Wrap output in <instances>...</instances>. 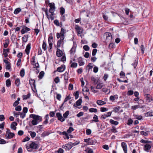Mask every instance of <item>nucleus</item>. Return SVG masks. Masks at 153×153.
Here are the masks:
<instances>
[{
	"instance_id": "a878e982",
	"label": "nucleus",
	"mask_w": 153,
	"mask_h": 153,
	"mask_svg": "<svg viewBox=\"0 0 153 153\" xmlns=\"http://www.w3.org/2000/svg\"><path fill=\"white\" fill-rule=\"evenodd\" d=\"M62 51L59 49H57L56 52V54L57 56L59 57H61L62 55Z\"/></svg>"
},
{
	"instance_id": "e433bc0d",
	"label": "nucleus",
	"mask_w": 153,
	"mask_h": 153,
	"mask_svg": "<svg viewBox=\"0 0 153 153\" xmlns=\"http://www.w3.org/2000/svg\"><path fill=\"white\" fill-rule=\"evenodd\" d=\"M20 80L18 78L16 79L15 81V85L18 87L20 84Z\"/></svg>"
},
{
	"instance_id": "09e8293b",
	"label": "nucleus",
	"mask_w": 153,
	"mask_h": 153,
	"mask_svg": "<svg viewBox=\"0 0 153 153\" xmlns=\"http://www.w3.org/2000/svg\"><path fill=\"white\" fill-rule=\"evenodd\" d=\"M97 109L96 108H91L89 109V111L90 112L96 113L97 112Z\"/></svg>"
},
{
	"instance_id": "58836bf2",
	"label": "nucleus",
	"mask_w": 153,
	"mask_h": 153,
	"mask_svg": "<svg viewBox=\"0 0 153 153\" xmlns=\"http://www.w3.org/2000/svg\"><path fill=\"white\" fill-rule=\"evenodd\" d=\"M6 85L7 87H9L11 85V81L10 79H7L6 82Z\"/></svg>"
},
{
	"instance_id": "5fc2aeb1",
	"label": "nucleus",
	"mask_w": 153,
	"mask_h": 153,
	"mask_svg": "<svg viewBox=\"0 0 153 153\" xmlns=\"http://www.w3.org/2000/svg\"><path fill=\"white\" fill-rule=\"evenodd\" d=\"M63 135L64 136L63 137L64 139H68L69 138L68 134L66 131H65V133Z\"/></svg>"
},
{
	"instance_id": "2eb2a0df",
	"label": "nucleus",
	"mask_w": 153,
	"mask_h": 153,
	"mask_svg": "<svg viewBox=\"0 0 153 153\" xmlns=\"http://www.w3.org/2000/svg\"><path fill=\"white\" fill-rule=\"evenodd\" d=\"M31 44L30 43H29L27 45L25 50V51L26 52V53L27 55H28V54L30 52V49L31 47Z\"/></svg>"
},
{
	"instance_id": "ea45409f",
	"label": "nucleus",
	"mask_w": 153,
	"mask_h": 153,
	"mask_svg": "<svg viewBox=\"0 0 153 153\" xmlns=\"http://www.w3.org/2000/svg\"><path fill=\"white\" fill-rule=\"evenodd\" d=\"M94 120H92V121L94 122H98L99 121V120L98 116L96 115L95 114L94 117H93Z\"/></svg>"
},
{
	"instance_id": "338daca9",
	"label": "nucleus",
	"mask_w": 153,
	"mask_h": 153,
	"mask_svg": "<svg viewBox=\"0 0 153 153\" xmlns=\"http://www.w3.org/2000/svg\"><path fill=\"white\" fill-rule=\"evenodd\" d=\"M111 131L114 133H116L117 131L116 130L115 127L114 126H112V128L111 129Z\"/></svg>"
},
{
	"instance_id": "0e129e2a",
	"label": "nucleus",
	"mask_w": 153,
	"mask_h": 153,
	"mask_svg": "<svg viewBox=\"0 0 153 153\" xmlns=\"http://www.w3.org/2000/svg\"><path fill=\"white\" fill-rule=\"evenodd\" d=\"M20 75L22 77H23L25 75V70L24 69H22V70H21L20 72Z\"/></svg>"
},
{
	"instance_id": "3c124183",
	"label": "nucleus",
	"mask_w": 153,
	"mask_h": 153,
	"mask_svg": "<svg viewBox=\"0 0 153 153\" xmlns=\"http://www.w3.org/2000/svg\"><path fill=\"white\" fill-rule=\"evenodd\" d=\"M35 56H33L32 57V58L31 59V64L32 65H34V64L35 63Z\"/></svg>"
},
{
	"instance_id": "4d7b16f0",
	"label": "nucleus",
	"mask_w": 153,
	"mask_h": 153,
	"mask_svg": "<svg viewBox=\"0 0 153 153\" xmlns=\"http://www.w3.org/2000/svg\"><path fill=\"white\" fill-rule=\"evenodd\" d=\"M140 142L141 143H151V142L150 141H149L147 140H145L143 139H142L140 140Z\"/></svg>"
},
{
	"instance_id": "79ce46f5",
	"label": "nucleus",
	"mask_w": 153,
	"mask_h": 153,
	"mask_svg": "<svg viewBox=\"0 0 153 153\" xmlns=\"http://www.w3.org/2000/svg\"><path fill=\"white\" fill-rule=\"evenodd\" d=\"M44 72L43 71H41L39 74V78L40 79H42L44 74Z\"/></svg>"
},
{
	"instance_id": "bb28decb",
	"label": "nucleus",
	"mask_w": 153,
	"mask_h": 153,
	"mask_svg": "<svg viewBox=\"0 0 153 153\" xmlns=\"http://www.w3.org/2000/svg\"><path fill=\"white\" fill-rule=\"evenodd\" d=\"M51 14L49 16L48 15V13H47V15H46V16L47 18L48 19H51V20H53L54 19V17H53V15L54 14V13H51Z\"/></svg>"
},
{
	"instance_id": "4468645a",
	"label": "nucleus",
	"mask_w": 153,
	"mask_h": 153,
	"mask_svg": "<svg viewBox=\"0 0 153 153\" xmlns=\"http://www.w3.org/2000/svg\"><path fill=\"white\" fill-rule=\"evenodd\" d=\"M30 29L27 27H23L21 30V33L22 34H24L27 33V31H30Z\"/></svg>"
},
{
	"instance_id": "f704fd0d",
	"label": "nucleus",
	"mask_w": 153,
	"mask_h": 153,
	"mask_svg": "<svg viewBox=\"0 0 153 153\" xmlns=\"http://www.w3.org/2000/svg\"><path fill=\"white\" fill-rule=\"evenodd\" d=\"M42 48L43 50L45 51H46L47 49V44L45 41H43V42Z\"/></svg>"
},
{
	"instance_id": "a18cd8bd",
	"label": "nucleus",
	"mask_w": 153,
	"mask_h": 153,
	"mask_svg": "<svg viewBox=\"0 0 153 153\" xmlns=\"http://www.w3.org/2000/svg\"><path fill=\"white\" fill-rule=\"evenodd\" d=\"M69 111H66L63 114V117L65 119V118H66L69 115Z\"/></svg>"
},
{
	"instance_id": "f3484780",
	"label": "nucleus",
	"mask_w": 153,
	"mask_h": 153,
	"mask_svg": "<svg viewBox=\"0 0 153 153\" xmlns=\"http://www.w3.org/2000/svg\"><path fill=\"white\" fill-rule=\"evenodd\" d=\"M151 97V96L148 94H146V100L148 101V102H150L153 100V99Z\"/></svg>"
},
{
	"instance_id": "412c9836",
	"label": "nucleus",
	"mask_w": 153,
	"mask_h": 153,
	"mask_svg": "<svg viewBox=\"0 0 153 153\" xmlns=\"http://www.w3.org/2000/svg\"><path fill=\"white\" fill-rule=\"evenodd\" d=\"M76 45L74 44L72 48H71L70 51V52L71 54H74L75 52L76 51Z\"/></svg>"
},
{
	"instance_id": "473e14b6",
	"label": "nucleus",
	"mask_w": 153,
	"mask_h": 153,
	"mask_svg": "<svg viewBox=\"0 0 153 153\" xmlns=\"http://www.w3.org/2000/svg\"><path fill=\"white\" fill-rule=\"evenodd\" d=\"M109 122L111 124L116 126L119 123V122H118L114 121L112 119L110 120Z\"/></svg>"
},
{
	"instance_id": "2f4dec72",
	"label": "nucleus",
	"mask_w": 153,
	"mask_h": 153,
	"mask_svg": "<svg viewBox=\"0 0 153 153\" xmlns=\"http://www.w3.org/2000/svg\"><path fill=\"white\" fill-rule=\"evenodd\" d=\"M91 81L93 82V83L94 85H96L97 83V79L94 77L92 76L91 78Z\"/></svg>"
},
{
	"instance_id": "aec40b11",
	"label": "nucleus",
	"mask_w": 153,
	"mask_h": 153,
	"mask_svg": "<svg viewBox=\"0 0 153 153\" xmlns=\"http://www.w3.org/2000/svg\"><path fill=\"white\" fill-rule=\"evenodd\" d=\"M118 98V95L116 94L114 96H110L109 100L112 101H114L115 99H117Z\"/></svg>"
},
{
	"instance_id": "49530a36",
	"label": "nucleus",
	"mask_w": 153,
	"mask_h": 153,
	"mask_svg": "<svg viewBox=\"0 0 153 153\" xmlns=\"http://www.w3.org/2000/svg\"><path fill=\"white\" fill-rule=\"evenodd\" d=\"M30 94H28L27 95H23V100H27L30 97Z\"/></svg>"
},
{
	"instance_id": "a19ab883",
	"label": "nucleus",
	"mask_w": 153,
	"mask_h": 153,
	"mask_svg": "<svg viewBox=\"0 0 153 153\" xmlns=\"http://www.w3.org/2000/svg\"><path fill=\"white\" fill-rule=\"evenodd\" d=\"M21 9L20 8H18L15 9L14 13L15 14H17L19 13L21 11Z\"/></svg>"
},
{
	"instance_id": "4be33fe9",
	"label": "nucleus",
	"mask_w": 153,
	"mask_h": 153,
	"mask_svg": "<svg viewBox=\"0 0 153 153\" xmlns=\"http://www.w3.org/2000/svg\"><path fill=\"white\" fill-rule=\"evenodd\" d=\"M50 133L51 132L49 131H44L41 134V136L42 137H44L46 136H48L50 134Z\"/></svg>"
},
{
	"instance_id": "680f3d73",
	"label": "nucleus",
	"mask_w": 153,
	"mask_h": 153,
	"mask_svg": "<svg viewBox=\"0 0 153 153\" xmlns=\"http://www.w3.org/2000/svg\"><path fill=\"white\" fill-rule=\"evenodd\" d=\"M83 48L85 51H88L90 49L89 47L87 45H84L83 47Z\"/></svg>"
},
{
	"instance_id": "7c9ffc66",
	"label": "nucleus",
	"mask_w": 153,
	"mask_h": 153,
	"mask_svg": "<svg viewBox=\"0 0 153 153\" xmlns=\"http://www.w3.org/2000/svg\"><path fill=\"white\" fill-rule=\"evenodd\" d=\"M104 85L102 83H99L97 84L96 88L97 89H101Z\"/></svg>"
},
{
	"instance_id": "dca6fc26",
	"label": "nucleus",
	"mask_w": 153,
	"mask_h": 153,
	"mask_svg": "<svg viewBox=\"0 0 153 153\" xmlns=\"http://www.w3.org/2000/svg\"><path fill=\"white\" fill-rule=\"evenodd\" d=\"M78 62L80 66L83 65L85 64L84 62L82 60V58L81 57H80L78 58Z\"/></svg>"
},
{
	"instance_id": "37998d69",
	"label": "nucleus",
	"mask_w": 153,
	"mask_h": 153,
	"mask_svg": "<svg viewBox=\"0 0 153 153\" xmlns=\"http://www.w3.org/2000/svg\"><path fill=\"white\" fill-rule=\"evenodd\" d=\"M146 116H153V112L151 111L148 112L146 114Z\"/></svg>"
},
{
	"instance_id": "864d4df0",
	"label": "nucleus",
	"mask_w": 153,
	"mask_h": 153,
	"mask_svg": "<svg viewBox=\"0 0 153 153\" xmlns=\"http://www.w3.org/2000/svg\"><path fill=\"white\" fill-rule=\"evenodd\" d=\"M74 95L75 96V99H77L79 97V92L78 91H76L74 93Z\"/></svg>"
},
{
	"instance_id": "72a5a7b5",
	"label": "nucleus",
	"mask_w": 153,
	"mask_h": 153,
	"mask_svg": "<svg viewBox=\"0 0 153 153\" xmlns=\"http://www.w3.org/2000/svg\"><path fill=\"white\" fill-rule=\"evenodd\" d=\"M48 43H49V48H48V51L49 52H51V49L52 47V43L51 41L49 40Z\"/></svg>"
},
{
	"instance_id": "f8f14e48",
	"label": "nucleus",
	"mask_w": 153,
	"mask_h": 153,
	"mask_svg": "<svg viewBox=\"0 0 153 153\" xmlns=\"http://www.w3.org/2000/svg\"><path fill=\"white\" fill-rule=\"evenodd\" d=\"M62 148L67 150L70 149L71 148V146L69 143L68 144L63 145L62 146Z\"/></svg>"
},
{
	"instance_id": "69168bd1",
	"label": "nucleus",
	"mask_w": 153,
	"mask_h": 153,
	"mask_svg": "<svg viewBox=\"0 0 153 153\" xmlns=\"http://www.w3.org/2000/svg\"><path fill=\"white\" fill-rule=\"evenodd\" d=\"M134 94V91L133 90H129L128 91L127 94L128 96H131Z\"/></svg>"
},
{
	"instance_id": "a211bd4d",
	"label": "nucleus",
	"mask_w": 153,
	"mask_h": 153,
	"mask_svg": "<svg viewBox=\"0 0 153 153\" xmlns=\"http://www.w3.org/2000/svg\"><path fill=\"white\" fill-rule=\"evenodd\" d=\"M82 102V99L81 98H80L74 104V106L77 107V106H78L80 105L81 104Z\"/></svg>"
},
{
	"instance_id": "b1692460",
	"label": "nucleus",
	"mask_w": 153,
	"mask_h": 153,
	"mask_svg": "<svg viewBox=\"0 0 153 153\" xmlns=\"http://www.w3.org/2000/svg\"><path fill=\"white\" fill-rule=\"evenodd\" d=\"M29 83L30 85L32 86L33 85L34 88L36 87V85L35 84V80L33 79H31L29 80Z\"/></svg>"
},
{
	"instance_id": "c85d7f7f",
	"label": "nucleus",
	"mask_w": 153,
	"mask_h": 153,
	"mask_svg": "<svg viewBox=\"0 0 153 153\" xmlns=\"http://www.w3.org/2000/svg\"><path fill=\"white\" fill-rule=\"evenodd\" d=\"M45 120L43 122V123L45 124H47L48 122L49 119V115L48 114H46L44 117Z\"/></svg>"
},
{
	"instance_id": "20e7f679",
	"label": "nucleus",
	"mask_w": 153,
	"mask_h": 153,
	"mask_svg": "<svg viewBox=\"0 0 153 153\" xmlns=\"http://www.w3.org/2000/svg\"><path fill=\"white\" fill-rule=\"evenodd\" d=\"M49 6L50 7L49 12L51 13H53L55 10V4L54 3H50L49 4Z\"/></svg>"
},
{
	"instance_id": "774afa93",
	"label": "nucleus",
	"mask_w": 153,
	"mask_h": 153,
	"mask_svg": "<svg viewBox=\"0 0 153 153\" xmlns=\"http://www.w3.org/2000/svg\"><path fill=\"white\" fill-rule=\"evenodd\" d=\"M56 98L57 100H58L59 101L61 100V95L60 94L56 93Z\"/></svg>"
},
{
	"instance_id": "9b49d317",
	"label": "nucleus",
	"mask_w": 153,
	"mask_h": 153,
	"mask_svg": "<svg viewBox=\"0 0 153 153\" xmlns=\"http://www.w3.org/2000/svg\"><path fill=\"white\" fill-rule=\"evenodd\" d=\"M84 141L87 143L88 145H91L94 144L93 140H91L90 138L85 139H84Z\"/></svg>"
},
{
	"instance_id": "f257e3e1",
	"label": "nucleus",
	"mask_w": 153,
	"mask_h": 153,
	"mask_svg": "<svg viewBox=\"0 0 153 153\" xmlns=\"http://www.w3.org/2000/svg\"><path fill=\"white\" fill-rule=\"evenodd\" d=\"M29 117L33 119L31 121V123L33 125H37L42 120V117H41L33 114H30Z\"/></svg>"
},
{
	"instance_id": "1a4fd4ad",
	"label": "nucleus",
	"mask_w": 153,
	"mask_h": 153,
	"mask_svg": "<svg viewBox=\"0 0 153 153\" xmlns=\"http://www.w3.org/2000/svg\"><path fill=\"white\" fill-rule=\"evenodd\" d=\"M121 146L124 153H127V148L126 143L124 142H122Z\"/></svg>"
},
{
	"instance_id": "39448f33",
	"label": "nucleus",
	"mask_w": 153,
	"mask_h": 153,
	"mask_svg": "<svg viewBox=\"0 0 153 153\" xmlns=\"http://www.w3.org/2000/svg\"><path fill=\"white\" fill-rule=\"evenodd\" d=\"M60 39L57 41V48H60L62 45H63L64 44L63 40L65 38L60 37Z\"/></svg>"
},
{
	"instance_id": "603ef678",
	"label": "nucleus",
	"mask_w": 153,
	"mask_h": 153,
	"mask_svg": "<svg viewBox=\"0 0 153 153\" xmlns=\"http://www.w3.org/2000/svg\"><path fill=\"white\" fill-rule=\"evenodd\" d=\"M27 39L28 36H26L24 35L22 38L23 42H26L27 41Z\"/></svg>"
},
{
	"instance_id": "e2e57ef3",
	"label": "nucleus",
	"mask_w": 153,
	"mask_h": 153,
	"mask_svg": "<svg viewBox=\"0 0 153 153\" xmlns=\"http://www.w3.org/2000/svg\"><path fill=\"white\" fill-rule=\"evenodd\" d=\"M74 130V129L73 127H70L67 130V132L68 133H71Z\"/></svg>"
},
{
	"instance_id": "5701e85b",
	"label": "nucleus",
	"mask_w": 153,
	"mask_h": 153,
	"mask_svg": "<svg viewBox=\"0 0 153 153\" xmlns=\"http://www.w3.org/2000/svg\"><path fill=\"white\" fill-rule=\"evenodd\" d=\"M144 107L143 106H140L139 105H136L132 106L131 107V109L133 110H135L138 108H143Z\"/></svg>"
},
{
	"instance_id": "6e6d98bb",
	"label": "nucleus",
	"mask_w": 153,
	"mask_h": 153,
	"mask_svg": "<svg viewBox=\"0 0 153 153\" xmlns=\"http://www.w3.org/2000/svg\"><path fill=\"white\" fill-rule=\"evenodd\" d=\"M77 66V64L76 62H73L71 65V68H75Z\"/></svg>"
},
{
	"instance_id": "423d86ee",
	"label": "nucleus",
	"mask_w": 153,
	"mask_h": 153,
	"mask_svg": "<svg viewBox=\"0 0 153 153\" xmlns=\"http://www.w3.org/2000/svg\"><path fill=\"white\" fill-rule=\"evenodd\" d=\"M56 116L58 118V120L61 122H63L65 120V119L62 117L61 114L59 112L56 113Z\"/></svg>"
},
{
	"instance_id": "7ed1b4c3",
	"label": "nucleus",
	"mask_w": 153,
	"mask_h": 153,
	"mask_svg": "<svg viewBox=\"0 0 153 153\" xmlns=\"http://www.w3.org/2000/svg\"><path fill=\"white\" fill-rule=\"evenodd\" d=\"M106 36V41L107 42H111L112 39V36L111 33L107 32L105 33Z\"/></svg>"
},
{
	"instance_id": "c9c22d12",
	"label": "nucleus",
	"mask_w": 153,
	"mask_h": 153,
	"mask_svg": "<svg viewBox=\"0 0 153 153\" xmlns=\"http://www.w3.org/2000/svg\"><path fill=\"white\" fill-rule=\"evenodd\" d=\"M64 79L65 80H68V74L67 72H66L64 74Z\"/></svg>"
},
{
	"instance_id": "cd10ccee",
	"label": "nucleus",
	"mask_w": 153,
	"mask_h": 153,
	"mask_svg": "<svg viewBox=\"0 0 153 153\" xmlns=\"http://www.w3.org/2000/svg\"><path fill=\"white\" fill-rule=\"evenodd\" d=\"M96 102L98 105H102L106 103L105 102L100 100H97Z\"/></svg>"
},
{
	"instance_id": "ddd939ff",
	"label": "nucleus",
	"mask_w": 153,
	"mask_h": 153,
	"mask_svg": "<svg viewBox=\"0 0 153 153\" xmlns=\"http://www.w3.org/2000/svg\"><path fill=\"white\" fill-rule=\"evenodd\" d=\"M151 147L150 145L146 144L144 145V150L147 152H149Z\"/></svg>"
},
{
	"instance_id": "c756f323",
	"label": "nucleus",
	"mask_w": 153,
	"mask_h": 153,
	"mask_svg": "<svg viewBox=\"0 0 153 153\" xmlns=\"http://www.w3.org/2000/svg\"><path fill=\"white\" fill-rule=\"evenodd\" d=\"M102 90L103 92H105L107 94H109L110 93V90L105 88H103Z\"/></svg>"
},
{
	"instance_id": "4c0bfd02",
	"label": "nucleus",
	"mask_w": 153,
	"mask_h": 153,
	"mask_svg": "<svg viewBox=\"0 0 153 153\" xmlns=\"http://www.w3.org/2000/svg\"><path fill=\"white\" fill-rule=\"evenodd\" d=\"M14 136L15 134L13 133H12L7 135V136L6 137V138L7 139H11Z\"/></svg>"
},
{
	"instance_id": "de8ad7c7",
	"label": "nucleus",
	"mask_w": 153,
	"mask_h": 153,
	"mask_svg": "<svg viewBox=\"0 0 153 153\" xmlns=\"http://www.w3.org/2000/svg\"><path fill=\"white\" fill-rule=\"evenodd\" d=\"M69 143L72 148L73 146L78 144L79 143V142L76 141L75 143Z\"/></svg>"
},
{
	"instance_id": "f03ea898",
	"label": "nucleus",
	"mask_w": 153,
	"mask_h": 153,
	"mask_svg": "<svg viewBox=\"0 0 153 153\" xmlns=\"http://www.w3.org/2000/svg\"><path fill=\"white\" fill-rule=\"evenodd\" d=\"M66 30L64 28H62L60 33H56V37L57 39H59L60 37L65 38L64 34L66 33Z\"/></svg>"
},
{
	"instance_id": "052dcab7",
	"label": "nucleus",
	"mask_w": 153,
	"mask_h": 153,
	"mask_svg": "<svg viewBox=\"0 0 153 153\" xmlns=\"http://www.w3.org/2000/svg\"><path fill=\"white\" fill-rule=\"evenodd\" d=\"M137 61L136 60H135L134 62L131 64V65L134 66V68L135 69L137 65Z\"/></svg>"
},
{
	"instance_id": "bf43d9fd",
	"label": "nucleus",
	"mask_w": 153,
	"mask_h": 153,
	"mask_svg": "<svg viewBox=\"0 0 153 153\" xmlns=\"http://www.w3.org/2000/svg\"><path fill=\"white\" fill-rule=\"evenodd\" d=\"M85 151L87 152V153H94L92 149L88 148Z\"/></svg>"
},
{
	"instance_id": "c03bdc74",
	"label": "nucleus",
	"mask_w": 153,
	"mask_h": 153,
	"mask_svg": "<svg viewBox=\"0 0 153 153\" xmlns=\"http://www.w3.org/2000/svg\"><path fill=\"white\" fill-rule=\"evenodd\" d=\"M29 133L32 138H34L36 137V133L34 131H29Z\"/></svg>"
},
{
	"instance_id": "8fccbe9b",
	"label": "nucleus",
	"mask_w": 153,
	"mask_h": 153,
	"mask_svg": "<svg viewBox=\"0 0 153 153\" xmlns=\"http://www.w3.org/2000/svg\"><path fill=\"white\" fill-rule=\"evenodd\" d=\"M60 12L61 15H63V14L65 13V9L63 7H61L60 8Z\"/></svg>"
},
{
	"instance_id": "9d476101",
	"label": "nucleus",
	"mask_w": 153,
	"mask_h": 153,
	"mask_svg": "<svg viewBox=\"0 0 153 153\" xmlns=\"http://www.w3.org/2000/svg\"><path fill=\"white\" fill-rule=\"evenodd\" d=\"M65 66L64 65H62L60 67L57 68L56 71L59 72H63L65 69Z\"/></svg>"
},
{
	"instance_id": "6ab92c4d",
	"label": "nucleus",
	"mask_w": 153,
	"mask_h": 153,
	"mask_svg": "<svg viewBox=\"0 0 153 153\" xmlns=\"http://www.w3.org/2000/svg\"><path fill=\"white\" fill-rule=\"evenodd\" d=\"M112 112H109L107 113L106 114H105L102 115L101 118H102L103 119H105L107 117H110L111 114Z\"/></svg>"
},
{
	"instance_id": "0eeeda50",
	"label": "nucleus",
	"mask_w": 153,
	"mask_h": 153,
	"mask_svg": "<svg viewBox=\"0 0 153 153\" xmlns=\"http://www.w3.org/2000/svg\"><path fill=\"white\" fill-rule=\"evenodd\" d=\"M75 29L77 31L78 34H81L83 31L82 28L81 27H79L77 25H76L75 26Z\"/></svg>"
},
{
	"instance_id": "13d9d810",
	"label": "nucleus",
	"mask_w": 153,
	"mask_h": 153,
	"mask_svg": "<svg viewBox=\"0 0 153 153\" xmlns=\"http://www.w3.org/2000/svg\"><path fill=\"white\" fill-rule=\"evenodd\" d=\"M54 81L56 84L60 82V79L58 76L56 77L54 79Z\"/></svg>"
},
{
	"instance_id": "393cba45",
	"label": "nucleus",
	"mask_w": 153,
	"mask_h": 153,
	"mask_svg": "<svg viewBox=\"0 0 153 153\" xmlns=\"http://www.w3.org/2000/svg\"><path fill=\"white\" fill-rule=\"evenodd\" d=\"M17 125V123L16 122H13L12 124H11V128L14 130H16V126Z\"/></svg>"
},
{
	"instance_id": "6e6552de",
	"label": "nucleus",
	"mask_w": 153,
	"mask_h": 153,
	"mask_svg": "<svg viewBox=\"0 0 153 153\" xmlns=\"http://www.w3.org/2000/svg\"><path fill=\"white\" fill-rule=\"evenodd\" d=\"M30 146L32 149H37L39 147V146L35 142H32L30 145Z\"/></svg>"
}]
</instances>
